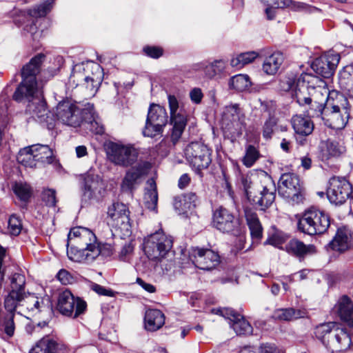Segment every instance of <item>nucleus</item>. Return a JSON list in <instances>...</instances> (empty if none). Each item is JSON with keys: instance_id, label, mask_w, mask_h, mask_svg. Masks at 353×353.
<instances>
[{"instance_id": "a211bd4d", "label": "nucleus", "mask_w": 353, "mask_h": 353, "mask_svg": "<svg viewBox=\"0 0 353 353\" xmlns=\"http://www.w3.org/2000/svg\"><path fill=\"white\" fill-rule=\"evenodd\" d=\"M352 185L345 177L332 176L329 181L327 196L335 205H341L349 199Z\"/></svg>"}, {"instance_id": "58836bf2", "label": "nucleus", "mask_w": 353, "mask_h": 353, "mask_svg": "<svg viewBox=\"0 0 353 353\" xmlns=\"http://www.w3.org/2000/svg\"><path fill=\"white\" fill-rule=\"evenodd\" d=\"M332 250L343 252L350 247V239L347 234L341 230H338L334 238L329 244Z\"/></svg>"}, {"instance_id": "dca6fc26", "label": "nucleus", "mask_w": 353, "mask_h": 353, "mask_svg": "<svg viewBox=\"0 0 353 353\" xmlns=\"http://www.w3.org/2000/svg\"><path fill=\"white\" fill-rule=\"evenodd\" d=\"M279 193L292 204L301 203L303 194L299 176L293 173L282 174L279 180Z\"/></svg>"}, {"instance_id": "2f4dec72", "label": "nucleus", "mask_w": 353, "mask_h": 353, "mask_svg": "<svg viewBox=\"0 0 353 353\" xmlns=\"http://www.w3.org/2000/svg\"><path fill=\"white\" fill-rule=\"evenodd\" d=\"M24 303L28 310L35 313L50 312L52 310V305L48 298L39 299L37 297L27 298L26 296Z\"/></svg>"}, {"instance_id": "473e14b6", "label": "nucleus", "mask_w": 353, "mask_h": 353, "mask_svg": "<svg viewBox=\"0 0 353 353\" xmlns=\"http://www.w3.org/2000/svg\"><path fill=\"white\" fill-rule=\"evenodd\" d=\"M286 250L296 256L303 257L307 254L314 252L315 247L313 245H306L301 241L292 239L286 245Z\"/></svg>"}, {"instance_id": "774afa93", "label": "nucleus", "mask_w": 353, "mask_h": 353, "mask_svg": "<svg viewBox=\"0 0 353 353\" xmlns=\"http://www.w3.org/2000/svg\"><path fill=\"white\" fill-rule=\"evenodd\" d=\"M290 7L295 11H301L306 10L309 6L305 3L292 1Z\"/></svg>"}, {"instance_id": "f3484780", "label": "nucleus", "mask_w": 353, "mask_h": 353, "mask_svg": "<svg viewBox=\"0 0 353 353\" xmlns=\"http://www.w3.org/2000/svg\"><path fill=\"white\" fill-rule=\"evenodd\" d=\"M85 113L70 100L59 102L56 108L55 115L58 120L67 125L79 126Z\"/></svg>"}, {"instance_id": "6e6d98bb", "label": "nucleus", "mask_w": 353, "mask_h": 353, "mask_svg": "<svg viewBox=\"0 0 353 353\" xmlns=\"http://www.w3.org/2000/svg\"><path fill=\"white\" fill-rule=\"evenodd\" d=\"M276 124V121L274 117H270L265 123L263 126V137L270 138L273 133V128Z\"/></svg>"}, {"instance_id": "de8ad7c7", "label": "nucleus", "mask_w": 353, "mask_h": 353, "mask_svg": "<svg viewBox=\"0 0 353 353\" xmlns=\"http://www.w3.org/2000/svg\"><path fill=\"white\" fill-rule=\"evenodd\" d=\"M42 201L47 206L55 207L57 203L56 191L53 189H45L42 192Z\"/></svg>"}, {"instance_id": "c756f323", "label": "nucleus", "mask_w": 353, "mask_h": 353, "mask_svg": "<svg viewBox=\"0 0 353 353\" xmlns=\"http://www.w3.org/2000/svg\"><path fill=\"white\" fill-rule=\"evenodd\" d=\"M144 204L150 210L155 211L157 207L158 193L157 184L154 179H150L147 181V187L144 193Z\"/></svg>"}, {"instance_id": "412c9836", "label": "nucleus", "mask_w": 353, "mask_h": 353, "mask_svg": "<svg viewBox=\"0 0 353 353\" xmlns=\"http://www.w3.org/2000/svg\"><path fill=\"white\" fill-rule=\"evenodd\" d=\"M150 168V164L145 161L140 160L134 165L129 169L121 183V189L124 192H132L136 186L140 183V179L147 174Z\"/></svg>"}, {"instance_id": "f03ea898", "label": "nucleus", "mask_w": 353, "mask_h": 353, "mask_svg": "<svg viewBox=\"0 0 353 353\" xmlns=\"http://www.w3.org/2000/svg\"><path fill=\"white\" fill-rule=\"evenodd\" d=\"M45 57L43 54H38L23 67L21 70L22 81L12 96L13 99L17 102H21L23 100L28 101L29 103L26 111L34 119H37L41 123H48L50 114L46 101L38 94L37 81V75L40 72L41 65Z\"/></svg>"}, {"instance_id": "20e7f679", "label": "nucleus", "mask_w": 353, "mask_h": 353, "mask_svg": "<svg viewBox=\"0 0 353 353\" xmlns=\"http://www.w3.org/2000/svg\"><path fill=\"white\" fill-rule=\"evenodd\" d=\"M315 335L332 353L347 350L352 343L346 330L338 327L334 322L317 326Z\"/></svg>"}, {"instance_id": "5fc2aeb1", "label": "nucleus", "mask_w": 353, "mask_h": 353, "mask_svg": "<svg viewBox=\"0 0 353 353\" xmlns=\"http://www.w3.org/2000/svg\"><path fill=\"white\" fill-rule=\"evenodd\" d=\"M134 245L132 241L125 243L119 253V259L123 261H128L129 256L132 254L134 251Z\"/></svg>"}, {"instance_id": "6e6552de", "label": "nucleus", "mask_w": 353, "mask_h": 353, "mask_svg": "<svg viewBox=\"0 0 353 353\" xmlns=\"http://www.w3.org/2000/svg\"><path fill=\"white\" fill-rule=\"evenodd\" d=\"M17 161L30 168L36 167L37 163L50 164L53 161V152L48 145L35 144L21 149Z\"/></svg>"}, {"instance_id": "1a4fd4ad", "label": "nucleus", "mask_w": 353, "mask_h": 353, "mask_svg": "<svg viewBox=\"0 0 353 353\" xmlns=\"http://www.w3.org/2000/svg\"><path fill=\"white\" fill-rule=\"evenodd\" d=\"M172 247V238L159 231L145 239L143 251L149 259L159 261L165 257Z\"/></svg>"}, {"instance_id": "f257e3e1", "label": "nucleus", "mask_w": 353, "mask_h": 353, "mask_svg": "<svg viewBox=\"0 0 353 353\" xmlns=\"http://www.w3.org/2000/svg\"><path fill=\"white\" fill-rule=\"evenodd\" d=\"M297 103L310 105L312 117H321L328 127L341 130L350 118V105L336 91L330 92L325 81L317 76L303 75L298 83Z\"/></svg>"}, {"instance_id": "8fccbe9b", "label": "nucleus", "mask_w": 353, "mask_h": 353, "mask_svg": "<svg viewBox=\"0 0 353 353\" xmlns=\"http://www.w3.org/2000/svg\"><path fill=\"white\" fill-rule=\"evenodd\" d=\"M143 52L148 57L153 59H158L163 54V50L159 46H145Z\"/></svg>"}, {"instance_id": "c9c22d12", "label": "nucleus", "mask_w": 353, "mask_h": 353, "mask_svg": "<svg viewBox=\"0 0 353 353\" xmlns=\"http://www.w3.org/2000/svg\"><path fill=\"white\" fill-rule=\"evenodd\" d=\"M25 298L26 293L11 290L4 300V307L8 314L14 313L17 307L21 305V303L25 301Z\"/></svg>"}, {"instance_id": "a18cd8bd", "label": "nucleus", "mask_w": 353, "mask_h": 353, "mask_svg": "<svg viewBox=\"0 0 353 353\" xmlns=\"http://www.w3.org/2000/svg\"><path fill=\"white\" fill-rule=\"evenodd\" d=\"M25 276L21 274L15 273L11 278V290L25 293Z\"/></svg>"}, {"instance_id": "a878e982", "label": "nucleus", "mask_w": 353, "mask_h": 353, "mask_svg": "<svg viewBox=\"0 0 353 353\" xmlns=\"http://www.w3.org/2000/svg\"><path fill=\"white\" fill-rule=\"evenodd\" d=\"M291 123L294 132L301 136H308L314 130V123L309 117L296 114L292 117Z\"/></svg>"}, {"instance_id": "4be33fe9", "label": "nucleus", "mask_w": 353, "mask_h": 353, "mask_svg": "<svg viewBox=\"0 0 353 353\" xmlns=\"http://www.w3.org/2000/svg\"><path fill=\"white\" fill-rule=\"evenodd\" d=\"M54 1L55 0H46L43 3L28 10V15L31 18V22L30 24L25 26L23 31L25 33L30 34L34 41L41 34V32L37 28L34 19L44 17L50 12L52 8Z\"/></svg>"}, {"instance_id": "603ef678", "label": "nucleus", "mask_w": 353, "mask_h": 353, "mask_svg": "<svg viewBox=\"0 0 353 353\" xmlns=\"http://www.w3.org/2000/svg\"><path fill=\"white\" fill-rule=\"evenodd\" d=\"M228 85L230 89L241 92L243 90V74H238L232 77L229 80Z\"/></svg>"}, {"instance_id": "cd10ccee", "label": "nucleus", "mask_w": 353, "mask_h": 353, "mask_svg": "<svg viewBox=\"0 0 353 353\" xmlns=\"http://www.w3.org/2000/svg\"><path fill=\"white\" fill-rule=\"evenodd\" d=\"M145 327L149 331H156L165 323V316L159 310H148L145 315Z\"/></svg>"}, {"instance_id": "680f3d73", "label": "nucleus", "mask_w": 353, "mask_h": 353, "mask_svg": "<svg viewBox=\"0 0 353 353\" xmlns=\"http://www.w3.org/2000/svg\"><path fill=\"white\" fill-rule=\"evenodd\" d=\"M74 83H76L77 86L80 87L81 89L85 90V94L88 97H92L96 94L92 93L91 91L88 89V86L91 85L90 81H86L85 83L84 80H76V82Z\"/></svg>"}, {"instance_id": "bb28decb", "label": "nucleus", "mask_w": 353, "mask_h": 353, "mask_svg": "<svg viewBox=\"0 0 353 353\" xmlns=\"http://www.w3.org/2000/svg\"><path fill=\"white\" fill-rule=\"evenodd\" d=\"M337 312L341 319L349 326H353V303L346 295H343L337 303Z\"/></svg>"}, {"instance_id": "e2e57ef3", "label": "nucleus", "mask_w": 353, "mask_h": 353, "mask_svg": "<svg viewBox=\"0 0 353 353\" xmlns=\"http://www.w3.org/2000/svg\"><path fill=\"white\" fill-rule=\"evenodd\" d=\"M283 243V239L277 234H273L268 237L265 242V244L272 245L278 247Z\"/></svg>"}, {"instance_id": "6ab92c4d", "label": "nucleus", "mask_w": 353, "mask_h": 353, "mask_svg": "<svg viewBox=\"0 0 353 353\" xmlns=\"http://www.w3.org/2000/svg\"><path fill=\"white\" fill-rule=\"evenodd\" d=\"M213 223L214 227L223 232L231 233L235 236L241 234V223L227 209L222 207L217 209L213 215Z\"/></svg>"}, {"instance_id": "3c124183", "label": "nucleus", "mask_w": 353, "mask_h": 353, "mask_svg": "<svg viewBox=\"0 0 353 353\" xmlns=\"http://www.w3.org/2000/svg\"><path fill=\"white\" fill-rule=\"evenodd\" d=\"M261 89V85L253 83L248 75L244 74V92L256 93Z\"/></svg>"}, {"instance_id": "a19ab883", "label": "nucleus", "mask_w": 353, "mask_h": 353, "mask_svg": "<svg viewBox=\"0 0 353 353\" xmlns=\"http://www.w3.org/2000/svg\"><path fill=\"white\" fill-rule=\"evenodd\" d=\"M272 317L279 321H292L301 317V313L293 308H281L276 310Z\"/></svg>"}, {"instance_id": "09e8293b", "label": "nucleus", "mask_w": 353, "mask_h": 353, "mask_svg": "<svg viewBox=\"0 0 353 353\" xmlns=\"http://www.w3.org/2000/svg\"><path fill=\"white\" fill-rule=\"evenodd\" d=\"M97 249L98 250L96 256H94V261L99 256H103L107 257L110 256L113 253V248L111 244L110 243H101V242H99L97 245Z\"/></svg>"}, {"instance_id": "72a5a7b5", "label": "nucleus", "mask_w": 353, "mask_h": 353, "mask_svg": "<svg viewBox=\"0 0 353 353\" xmlns=\"http://www.w3.org/2000/svg\"><path fill=\"white\" fill-rule=\"evenodd\" d=\"M221 314L229 320L230 327L237 335L243 334V316L230 308L220 310Z\"/></svg>"}, {"instance_id": "79ce46f5", "label": "nucleus", "mask_w": 353, "mask_h": 353, "mask_svg": "<svg viewBox=\"0 0 353 353\" xmlns=\"http://www.w3.org/2000/svg\"><path fill=\"white\" fill-rule=\"evenodd\" d=\"M14 317V313H10L6 314L0 319V327L8 338H11L14 334L15 325Z\"/></svg>"}, {"instance_id": "bf43d9fd", "label": "nucleus", "mask_w": 353, "mask_h": 353, "mask_svg": "<svg viewBox=\"0 0 353 353\" xmlns=\"http://www.w3.org/2000/svg\"><path fill=\"white\" fill-rule=\"evenodd\" d=\"M203 97L202 91L199 88H193L190 92L191 100L195 103H199Z\"/></svg>"}, {"instance_id": "0e129e2a", "label": "nucleus", "mask_w": 353, "mask_h": 353, "mask_svg": "<svg viewBox=\"0 0 353 353\" xmlns=\"http://www.w3.org/2000/svg\"><path fill=\"white\" fill-rule=\"evenodd\" d=\"M223 180H224V182L223 183V188L224 189V190L225 191L227 194L232 200H234V192H233V191L232 190V187H231L230 183L228 182V180L226 178V176L225 174H223Z\"/></svg>"}, {"instance_id": "052dcab7", "label": "nucleus", "mask_w": 353, "mask_h": 353, "mask_svg": "<svg viewBox=\"0 0 353 353\" xmlns=\"http://www.w3.org/2000/svg\"><path fill=\"white\" fill-rule=\"evenodd\" d=\"M260 353H279L274 344L263 343L260 346Z\"/></svg>"}, {"instance_id": "13d9d810", "label": "nucleus", "mask_w": 353, "mask_h": 353, "mask_svg": "<svg viewBox=\"0 0 353 353\" xmlns=\"http://www.w3.org/2000/svg\"><path fill=\"white\" fill-rule=\"evenodd\" d=\"M57 279L64 285L70 283L73 278L71 274L65 270H61L57 274Z\"/></svg>"}, {"instance_id": "9b49d317", "label": "nucleus", "mask_w": 353, "mask_h": 353, "mask_svg": "<svg viewBox=\"0 0 353 353\" xmlns=\"http://www.w3.org/2000/svg\"><path fill=\"white\" fill-rule=\"evenodd\" d=\"M86 307V302L75 297L69 290L60 292L58 294L56 310L63 316L76 319L85 312Z\"/></svg>"}, {"instance_id": "4468645a", "label": "nucleus", "mask_w": 353, "mask_h": 353, "mask_svg": "<svg viewBox=\"0 0 353 353\" xmlns=\"http://www.w3.org/2000/svg\"><path fill=\"white\" fill-rule=\"evenodd\" d=\"M184 152L190 165L198 171L207 168L212 161L210 150L200 141L189 143Z\"/></svg>"}, {"instance_id": "2eb2a0df", "label": "nucleus", "mask_w": 353, "mask_h": 353, "mask_svg": "<svg viewBox=\"0 0 353 353\" xmlns=\"http://www.w3.org/2000/svg\"><path fill=\"white\" fill-rule=\"evenodd\" d=\"M168 122L165 109L157 104H152L149 108L145 125L143 130L145 137H154L161 134Z\"/></svg>"}, {"instance_id": "5701e85b", "label": "nucleus", "mask_w": 353, "mask_h": 353, "mask_svg": "<svg viewBox=\"0 0 353 353\" xmlns=\"http://www.w3.org/2000/svg\"><path fill=\"white\" fill-rule=\"evenodd\" d=\"M341 57L339 53L329 51L324 53L313 63L315 72L323 78H330L334 74L340 61Z\"/></svg>"}, {"instance_id": "aec40b11", "label": "nucleus", "mask_w": 353, "mask_h": 353, "mask_svg": "<svg viewBox=\"0 0 353 353\" xmlns=\"http://www.w3.org/2000/svg\"><path fill=\"white\" fill-rule=\"evenodd\" d=\"M190 261L201 270H210L219 263V256L210 249L194 248L190 252Z\"/></svg>"}, {"instance_id": "c85d7f7f", "label": "nucleus", "mask_w": 353, "mask_h": 353, "mask_svg": "<svg viewBox=\"0 0 353 353\" xmlns=\"http://www.w3.org/2000/svg\"><path fill=\"white\" fill-rule=\"evenodd\" d=\"M285 57L281 52H274L267 57L263 63V71L268 75L275 74L283 63Z\"/></svg>"}, {"instance_id": "ddd939ff", "label": "nucleus", "mask_w": 353, "mask_h": 353, "mask_svg": "<svg viewBox=\"0 0 353 353\" xmlns=\"http://www.w3.org/2000/svg\"><path fill=\"white\" fill-rule=\"evenodd\" d=\"M170 113V123L172 125L171 141L174 145L181 137L186 127L188 119L185 110L179 106V101L174 95L168 96Z\"/></svg>"}, {"instance_id": "423d86ee", "label": "nucleus", "mask_w": 353, "mask_h": 353, "mask_svg": "<svg viewBox=\"0 0 353 353\" xmlns=\"http://www.w3.org/2000/svg\"><path fill=\"white\" fill-rule=\"evenodd\" d=\"M330 225V216L323 211L314 207L305 210L298 221L299 231L308 234H321Z\"/></svg>"}, {"instance_id": "4d7b16f0", "label": "nucleus", "mask_w": 353, "mask_h": 353, "mask_svg": "<svg viewBox=\"0 0 353 353\" xmlns=\"http://www.w3.org/2000/svg\"><path fill=\"white\" fill-rule=\"evenodd\" d=\"M91 289L97 292L99 295H104L108 296H113L114 292L110 290H107L104 287L97 284L92 283L90 285Z\"/></svg>"}, {"instance_id": "c03bdc74", "label": "nucleus", "mask_w": 353, "mask_h": 353, "mask_svg": "<svg viewBox=\"0 0 353 353\" xmlns=\"http://www.w3.org/2000/svg\"><path fill=\"white\" fill-rule=\"evenodd\" d=\"M260 154L256 147L249 145L244 155V165L251 167L259 159Z\"/></svg>"}, {"instance_id": "7ed1b4c3", "label": "nucleus", "mask_w": 353, "mask_h": 353, "mask_svg": "<svg viewBox=\"0 0 353 353\" xmlns=\"http://www.w3.org/2000/svg\"><path fill=\"white\" fill-rule=\"evenodd\" d=\"M69 243L77 245L68 249L67 254L70 260L85 263L94 261L99 241L92 230L83 227L73 228L68 234V245Z\"/></svg>"}, {"instance_id": "393cba45", "label": "nucleus", "mask_w": 353, "mask_h": 353, "mask_svg": "<svg viewBox=\"0 0 353 353\" xmlns=\"http://www.w3.org/2000/svg\"><path fill=\"white\" fill-rule=\"evenodd\" d=\"M244 215L246 219L247 225L248 226L251 237V243L246 249V251H248L260 244L263 238V229L258 216L255 212L244 210Z\"/></svg>"}, {"instance_id": "49530a36", "label": "nucleus", "mask_w": 353, "mask_h": 353, "mask_svg": "<svg viewBox=\"0 0 353 353\" xmlns=\"http://www.w3.org/2000/svg\"><path fill=\"white\" fill-rule=\"evenodd\" d=\"M8 230L12 235H19L22 229V224L21 219L15 214L10 216L8 220Z\"/></svg>"}, {"instance_id": "f704fd0d", "label": "nucleus", "mask_w": 353, "mask_h": 353, "mask_svg": "<svg viewBox=\"0 0 353 353\" xmlns=\"http://www.w3.org/2000/svg\"><path fill=\"white\" fill-rule=\"evenodd\" d=\"M227 62L223 59H216L208 64H203V70L204 75L208 79H213L221 76L225 72Z\"/></svg>"}, {"instance_id": "0eeeda50", "label": "nucleus", "mask_w": 353, "mask_h": 353, "mask_svg": "<svg viewBox=\"0 0 353 353\" xmlns=\"http://www.w3.org/2000/svg\"><path fill=\"white\" fill-rule=\"evenodd\" d=\"M103 70L97 63L88 61L85 63L76 65L70 76V81L75 83L76 80L90 81L91 85L88 89L92 93H97L103 79Z\"/></svg>"}, {"instance_id": "7c9ffc66", "label": "nucleus", "mask_w": 353, "mask_h": 353, "mask_svg": "<svg viewBox=\"0 0 353 353\" xmlns=\"http://www.w3.org/2000/svg\"><path fill=\"white\" fill-rule=\"evenodd\" d=\"M305 74L314 76L312 74L302 73L298 77L293 73H290L281 78L279 83V89L281 91L288 92L292 90L297 100L298 83L300 79Z\"/></svg>"}, {"instance_id": "9d476101", "label": "nucleus", "mask_w": 353, "mask_h": 353, "mask_svg": "<svg viewBox=\"0 0 353 353\" xmlns=\"http://www.w3.org/2000/svg\"><path fill=\"white\" fill-rule=\"evenodd\" d=\"M106 152L109 160L118 165L128 167L139 161V152L130 145L110 142L106 145Z\"/></svg>"}, {"instance_id": "69168bd1", "label": "nucleus", "mask_w": 353, "mask_h": 353, "mask_svg": "<svg viewBox=\"0 0 353 353\" xmlns=\"http://www.w3.org/2000/svg\"><path fill=\"white\" fill-rule=\"evenodd\" d=\"M137 283L147 292L153 293L156 291L155 287L150 284L143 281L142 279L138 278Z\"/></svg>"}, {"instance_id": "37998d69", "label": "nucleus", "mask_w": 353, "mask_h": 353, "mask_svg": "<svg viewBox=\"0 0 353 353\" xmlns=\"http://www.w3.org/2000/svg\"><path fill=\"white\" fill-rule=\"evenodd\" d=\"M13 190L15 194L23 201H27L32 194L30 186L26 183H16L13 187Z\"/></svg>"}, {"instance_id": "39448f33", "label": "nucleus", "mask_w": 353, "mask_h": 353, "mask_svg": "<svg viewBox=\"0 0 353 353\" xmlns=\"http://www.w3.org/2000/svg\"><path fill=\"white\" fill-rule=\"evenodd\" d=\"M254 208L265 210L269 208L275 199V188L263 185L258 176L254 174L244 179V196Z\"/></svg>"}, {"instance_id": "b1692460", "label": "nucleus", "mask_w": 353, "mask_h": 353, "mask_svg": "<svg viewBox=\"0 0 353 353\" xmlns=\"http://www.w3.org/2000/svg\"><path fill=\"white\" fill-rule=\"evenodd\" d=\"M105 192L103 180L92 170L88 171L84 178V196L89 199H99Z\"/></svg>"}, {"instance_id": "338daca9", "label": "nucleus", "mask_w": 353, "mask_h": 353, "mask_svg": "<svg viewBox=\"0 0 353 353\" xmlns=\"http://www.w3.org/2000/svg\"><path fill=\"white\" fill-rule=\"evenodd\" d=\"M258 55V53L254 51L244 53V65L252 62Z\"/></svg>"}, {"instance_id": "ea45409f", "label": "nucleus", "mask_w": 353, "mask_h": 353, "mask_svg": "<svg viewBox=\"0 0 353 353\" xmlns=\"http://www.w3.org/2000/svg\"><path fill=\"white\" fill-rule=\"evenodd\" d=\"M83 113H85V114H90V117L84 116L83 119H92L89 121L90 129L92 132L97 134H101L104 132L103 126L94 119L93 104L87 103L85 105V108L83 109Z\"/></svg>"}, {"instance_id": "f8f14e48", "label": "nucleus", "mask_w": 353, "mask_h": 353, "mask_svg": "<svg viewBox=\"0 0 353 353\" xmlns=\"http://www.w3.org/2000/svg\"><path fill=\"white\" fill-rule=\"evenodd\" d=\"M108 223L119 231L121 235L128 236L131 233L130 223V211L126 205L120 202H114L108 208Z\"/></svg>"}, {"instance_id": "4c0bfd02", "label": "nucleus", "mask_w": 353, "mask_h": 353, "mask_svg": "<svg viewBox=\"0 0 353 353\" xmlns=\"http://www.w3.org/2000/svg\"><path fill=\"white\" fill-rule=\"evenodd\" d=\"M345 152V148L335 141H327L325 148L321 151L322 161H325L331 158L339 157Z\"/></svg>"}, {"instance_id": "864d4df0", "label": "nucleus", "mask_w": 353, "mask_h": 353, "mask_svg": "<svg viewBox=\"0 0 353 353\" xmlns=\"http://www.w3.org/2000/svg\"><path fill=\"white\" fill-rule=\"evenodd\" d=\"M173 205L175 210L180 214L185 213L187 208L190 206L184 197L182 199L179 196L175 197Z\"/></svg>"}, {"instance_id": "e433bc0d", "label": "nucleus", "mask_w": 353, "mask_h": 353, "mask_svg": "<svg viewBox=\"0 0 353 353\" xmlns=\"http://www.w3.org/2000/svg\"><path fill=\"white\" fill-rule=\"evenodd\" d=\"M59 344L49 337H43L30 353H58Z\"/></svg>"}]
</instances>
